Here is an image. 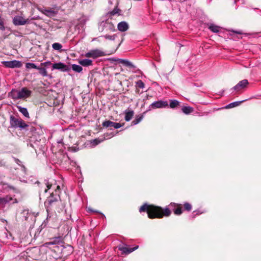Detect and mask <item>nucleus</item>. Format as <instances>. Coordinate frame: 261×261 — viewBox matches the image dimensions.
<instances>
[{
    "instance_id": "obj_1",
    "label": "nucleus",
    "mask_w": 261,
    "mask_h": 261,
    "mask_svg": "<svg viewBox=\"0 0 261 261\" xmlns=\"http://www.w3.org/2000/svg\"><path fill=\"white\" fill-rule=\"evenodd\" d=\"M140 213L146 212L148 214V217L150 219L153 218H162L163 216H169L171 213V211L169 208L166 207L163 209L160 206H154L153 205H148L147 203H144L139 208Z\"/></svg>"
},
{
    "instance_id": "obj_2",
    "label": "nucleus",
    "mask_w": 261,
    "mask_h": 261,
    "mask_svg": "<svg viewBox=\"0 0 261 261\" xmlns=\"http://www.w3.org/2000/svg\"><path fill=\"white\" fill-rule=\"evenodd\" d=\"M61 203L60 196L58 193L57 192L51 193L45 201L44 206L47 213L56 211L59 212L64 206L62 204V207H60Z\"/></svg>"
},
{
    "instance_id": "obj_3",
    "label": "nucleus",
    "mask_w": 261,
    "mask_h": 261,
    "mask_svg": "<svg viewBox=\"0 0 261 261\" xmlns=\"http://www.w3.org/2000/svg\"><path fill=\"white\" fill-rule=\"evenodd\" d=\"M10 123L11 127L14 128L19 127L21 129H24L29 125L21 118H17L13 115H11Z\"/></svg>"
},
{
    "instance_id": "obj_4",
    "label": "nucleus",
    "mask_w": 261,
    "mask_h": 261,
    "mask_svg": "<svg viewBox=\"0 0 261 261\" xmlns=\"http://www.w3.org/2000/svg\"><path fill=\"white\" fill-rule=\"evenodd\" d=\"M100 26L102 27L103 30H105L106 31L114 32L116 31L115 27L112 22V18H108L105 21H102L100 23Z\"/></svg>"
},
{
    "instance_id": "obj_5",
    "label": "nucleus",
    "mask_w": 261,
    "mask_h": 261,
    "mask_svg": "<svg viewBox=\"0 0 261 261\" xmlns=\"http://www.w3.org/2000/svg\"><path fill=\"white\" fill-rule=\"evenodd\" d=\"M103 56H104L103 52L98 49L90 50L85 55L86 57L92 58L93 59H96Z\"/></svg>"
},
{
    "instance_id": "obj_6",
    "label": "nucleus",
    "mask_w": 261,
    "mask_h": 261,
    "mask_svg": "<svg viewBox=\"0 0 261 261\" xmlns=\"http://www.w3.org/2000/svg\"><path fill=\"white\" fill-rule=\"evenodd\" d=\"M3 65L7 68H20L22 66V63L20 61L17 60H13L10 61H4L2 62Z\"/></svg>"
},
{
    "instance_id": "obj_7",
    "label": "nucleus",
    "mask_w": 261,
    "mask_h": 261,
    "mask_svg": "<svg viewBox=\"0 0 261 261\" xmlns=\"http://www.w3.org/2000/svg\"><path fill=\"white\" fill-rule=\"evenodd\" d=\"M52 68V70L58 69L63 72L68 71L70 70V68L68 65L62 62L53 64Z\"/></svg>"
},
{
    "instance_id": "obj_8",
    "label": "nucleus",
    "mask_w": 261,
    "mask_h": 261,
    "mask_svg": "<svg viewBox=\"0 0 261 261\" xmlns=\"http://www.w3.org/2000/svg\"><path fill=\"white\" fill-rule=\"evenodd\" d=\"M168 106V103L167 101L159 100L152 103L149 107L152 109L163 108H165Z\"/></svg>"
},
{
    "instance_id": "obj_9",
    "label": "nucleus",
    "mask_w": 261,
    "mask_h": 261,
    "mask_svg": "<svg viewBox=\"0 0 261 261\" xmlns=\"http://www.w3.org/2000/svg\"><path fill=\"white\" fill-rule=\"evenodd\" d=\"M12 22L15 26L23 25L26 24V21H24V18L20 15L15 16L13 18Z\"/></svg>"
},
{
    "instance_id": "obj_10",
    "label": "nucleus",
    "mask_w": 261,
    "mask_h": 261,
    "mask_svg": "<svg viewBox=\"0 0 261 261\" xmlns=\"http://www.w3.org/2000/svg\"><path fill=\"white\" fill-rule=\"evenodd\" d=\"M19 94L20 99H25L29 97L31 94L32 91L29 90L26 87H23L19 90Z\"/></svg>"
},
{
    "instance_id": "obj_11",
    "label": "nucleus",
    "mask_w": 261,
    "mask_h": 261,
    "mask_svg": "<svg viewBox=\"0 0 261 261\" xmlns=\"http://www.w3.org/2000/svg\"><path fill=\"white\" fill-rule=\"evenodd\" d=\"M13 201L12 203H17V201L16 199H13L10 196L7 195L5 197H2L0 196V205L5 206L6 204Z\"/></svg>"
},
{
    "instance_id": "obj_12",
    "label": "nucleus",
    "mask_w": 261,
    "mask_h": 261,
    "mask_svg": "<svg viewBox=\"0 0 261 261\" xmlns=\"http://www.w3.org/2000/svg\"><path fill=\"white\" fill-rule=\"evenodd\" d=\"M114 134H113V133H111V134H108V133H106V134H105L104 136V138L100 139L99 138H97V139H95L91 141V143L94 145V146H96L97 145H98V144H99L100 143H101V142H102L105 139H110L111 138V137L114 136Z\"/></svg>"
},
{
    "instance_id": "obj_13",
    "label": "nucleus",
    "mask_w": 261,
    "mask_h": 261,
    "mask_svg": "<svg viewBox=\"0 0 261 261\" xmlns=\"http://www.w3.org/2000/svg\"><path fill=\"white\" fill-rule=\"evenodd\" d=\"M248 85V82L247 80H243L239 82L232 89L237 91H239L247 87Z\"/></svg>"
},
{
    "instance_id": "obj_14",
    "label": "nucleus",
    "mask_w": 261,
    "mask_h": 261,
    "mask_svg": "<svg viewBox=\"0 0 261 261\" xmlns=\"http://www.w3.org/2000/svg\"><path fill=\"white\" fill-rule=\"evenodd\" d=\"M138 246H136L134 248H129L127 247H123V246H119V250L122 251V253L125 254H129L133 251H135L137 249H138Z\"/></svg>"
},
{
    "instance_id": "obj_15",
    "label": "nucleus",
    "mask_w": 261,
    "mask_h": 261,
    "mask_svg": "<svg viewBox=\"0 0 261 261\" xmlns=\"http://www.w3.org/2000/svg\"><path fill=\"white\" fill-rule=\"evenodd\" d=\"M118 30L121 32H125L128 29V24L125 21H121L117 25Z\"/></svg>"
},
{
    "instance_id": "obj_16",
    "label": "nucleus",
    "mask_w": 261,
    "mask_h": 261,
    "mask_svg": "<svg viewBox=\"0 0 261 261\" xmlns=\"http://www.w3.org/2000/svg\"><path fill=\"white\" fill-rule=\"evenodd\" d=\"M62 241L61 237H56L53 239V240L46 243V245H59L62 244Z\"/></svg>"
},
{
    "instance_id": "obj_17",
    "label": "nucleus",
    "mask_w": 261,
    "mask_h": 261,
    "mask_svg": "<svg viewBox=\"0 0 261 261\" xmlns=\"http://www.w3.org/2000/svg\"><path fill=\"white\" fill-rule=\"evenodd\" d=\"M80 65L84 67H88L92 65V61L88 59H81L79 61Z\"/></svg>"
},
{
    "instance_id": "obj_18",
    "label": "nucleus",
    "mask_w": 261,
    "mask_h": 261,
    "mask_svg": "<svg viewBox=\"0 0 261 261\" xmlns=\"http://www.w3.org/2000/svg\"><path fill=\"white\" fill-rule=\"evenodd\" d=\"M9 95L12 99L17 100L20 99V96L19 94V90L13 89L9 93Z\"/></svg>"
},
{
    "instance_id": "obj_19",
    "label": "nucleus",
    "mask_w": 261,
    "mask_h": 261,
    "mask_svg": "<svg viewBox=\"0 0 261 261\" xmlns=\"http://www.w3.org/2000/svg\"><path fill=\"white\" fill-rule=\"evenodd\" d=\"M6 22L4 18H2L0 14V30L1 31H5L7 29L10 30L9 28H8L5 25Z\"/></svg>"
},
{
    "instance_id": "obj_20",
    "label": "nucleus",
    "mask_w": 261,
    "mask_h": 261,
    "mask_svg": "<svg viewBox=\"0 0 261 261\" xmlns=\"http://www.w3.org/2000/svg\"><path fill=\"white\" fill-rule=\"evenodd\" d=\"M125 120L126 121H129L132 118L134 115V111L132 110L130 111H125Z\"/></svg>"
},
{
    "instance_id": "obj_21",
    "label": "nucleus",
    "mask_w": 261,
    "mask_h": 261,
    "mask_svg": "<svg viewBox=\"0 0 261 261\" xmlns=\"http://www.w3.org/2000/svg\"><path fill=\"white\" fill-rule=\"evenodd\" d=\"M17 108L18 109V111L21 113H22L25 117L29 118V114L27 108L21 107L20 106H18Z\"/></svg>"
},
{
    "instance_id": "obj_22",
    "label": "nucleus",
    "mask_w": 261,
    "mask_h": 261,
    "mask_svg": "<svg viewBox=\"0 0 261 261\" xmlns=\"http://www.w3.org/2000/svg\"><path fill=\"white\" fill-rule=\"evenodd\" d=\"M39 70V73L42 76H47L48 74L45 68L43 67L40 66V67L38 66L37 69Z\"/></svg>"
},
{
    "instance_id": "obj_23",
    "label": "nucleus",
    "mask_w": 261,
    "mask_h": 261,
    "mask_svg": "<svg viewBox=\"0 0 261 261\" xmlns=\"http://www.w3.org/2000/svg\"><path fill=\"white\" fill-rule=\"evenodd\" d=\"M181 110L182 112L186 114H189L193 111V108L191 107L184 106Z\"/></svg>"
},
{
    "instance_id": "obj_24",
    "label": "nucleus",
    "mask_w": 261,
    "mask_h": 261,
    "mask_svg": "<svg viewBox=\"0 0 261 261\" xmlns=\"http://www.w3.org/2000/svg\"><path fill=\"white\" fill-rule=\"evenodd\" d=\"M143 115H139L136 116L135 119L132 122V125H136L138 124L143 119Z\"/></svg>"
},
{
    "instance_id": "obj_25",
    "label": "nucleus",
    "mask_w": 261,
    "mask_h": 261,
    "mask_svg": "<svg viewBox=\"0 0 261 261\" xmlns=\"http://www.w3.org/2000/svg\"><path fill=\"white\" fill-rule=\"evenodd\" d=\"M72 69L74 71L78 73L81 72L83 70L82 67L76 64H73L72 65Z\"/></svg>"
},
{
    "instance_id": "obj_26",
    "label": "nucleus",
    "mask_w": 261,
    "mask_h": 261,
    "mask_svg": "<svg viewBox=\"0 0 261 261\" xmlns=\"http://www.w3.org/2000/svg\"><path fill=\"white\" fill-rule=\"evenodd\" d=\"M114 122L110 120H106L102 122V125L105 127H113Z\"/></svg>"
},
{
    "instance_id": "obj_27",
    "label": "nucleus",
    "mask_w": 261,
    "mask_h": 261,
    "mask_svg": "<svg viewBox=\"0 0 261 261\" xmlns=\"http://www.w3.org/2000/svg\"><path fill=\"white\" fill-rule=\"evenodd\" d=\"M244 101V100L231 102V103H229V105H227L225 107V108L226 109H230V108H232L238 106L241 103H242Z\"/></svg>"
},
{
    "instance_id": "obj_28",
    "label": "nucleus",
    "mask_w": 261,
    "mask_h": 261,
    "mask_svg": "<svg viewBox=\"0 0 261 261\" xmlns=\"http://www.w3.org/2000/svg\"><path fill=\"white\" fill-rule=\"evenodd\" d=\"M208 29L214 33H218L219 32V27L213 24L210 25Z\"/></svg>"
},
{
    "instance_id": "obj_29",
    "label": "nucleus",
    "mask_w": 261,
    "mask_h": 261,
    "mask_svg": "<svg viewBox=\"0 0 261 261\" xmlns=\"http://www.w3.org/2000/svg\"><path fill=\"white\" fill-rule=\"evenodd\" d=\"M120 10L118 8H115L113 11L108 13L107 16L108 18H112L113 16L118 13Z\"/></svg>"
},
{
    "instance_id": "obj_30",
    "label": "nucleus",
    "mask_w": 261,
    "mask_h": 261,
    "mask_svg": "<svg viewBox=\"0 0 261 261\" xmlns=\"http://www.w3.org/2000/svg\"><path fill=\"white\" fill-rule=\"evenodd\" d=\"M54 49L59 51L62 50V45L59 43H54L52 45Z\"/></svg>"
},
{
    "instance_id": "obj_31",
    "label": "nucleus",
    "mask_w": 261,
    "mask_h": 261,
    "mask_svg": "<svg viewBox=\"0 0 261 261\" xmlns=\"http://www.w3.org/2000/svg\"><path fill=\"white\" fill-rule=\"evenodd\" d=\"M179 104V102L177 100H170V107L174 109L177 107Z\"/></svg>"
},
{
    "instance_id": "obj_32",
    "label": "nucleus",
    "mask_w": 261,
    "mask_h": 261,
    "mask_svg": "<svg viewBox=\"0 0 261 261\" xmlns=\"http://www.w3.org/2000/svg\"><path fill=\"white\" fill-rule=\"evenodd\" d=\"M25 67L28 69H37L38 66H36L34 63H27L25 64Z\"/></svg>"
},
{
    "instance_id": "obj_33",
    "label": "nucleus",
    "mask_w": 261,
    "mask_h": 261,
    "mask_svg": "<svg viewBox=\"0 0 261 261\" xmlns=\"http://www.w3.org/2000/svg\"><path fill=\"white\" fill-rule=\"evenodd\" d=\"M124 65L125 66L130 67V68H136V66L134 64H133V63L132 62H129V61L126 60H125V61L124 63Z\"/></svg>"
},
{
    "instance_id": "obj_34",
    "label": "nucleus",
    "mask_w": 261,
    "mask_h": 261,
    "mask_svg": "<svg viewBox=\"0 0 261 261\" xmlns=\"http://www.w3.org/2000/svg\"><path fill=\"white\" fill-rule=\"evenodd\" d=\"M103 37L106 39L114 40L115 39L116 35H106L103 36Z\"/></svg>"
},
{
    "instance_id": "obj_35",
    "label": "nucleus",
    "mask_w": 261,
    "mask_h": 261,
    "mask_svg": "<svg viewBox=\"0 0 261 261\" xmlns=\"http://www.w3.org/2000/svg\"><path fill=\"white\" fill-rule=\"evenodd\" d=\"M178 206H179V207L178 208H175L174 210V213L177 215H179L181 214V213H182L181 207L180 206V205H179Z\"/></svg>"
},
{
    "instance_id": "obj_36",
    "label": "nucleus",
    "mask_w": 261,
    "mask_h": 261,
    "mask_svg": "<svg viewBox=\"0 0 261 261\" xmlns=\"http://www.w3.org/2000/svg\"><path fill=\"white\" fill-rule=\"evenodd\" d=\"M136 85L140 88H143L144 87V84L141 80L138 81L136 82Z\"/></svg>"
},
{
    "instance_id": "obj_37",
    "label": "nucleus",
    "mask_w": 261,
    "mask_h": 261,
    "mask_svg": "<svg viewBox=\"0 0 261 261\" xmlns=\"http://www.w3.org/2000/svg\"><path fill=\"white\" fill-rule=\"evenodd\" d=\"M184 207L185 210H187L188 211H190L192 209L191 205L188 202H186L184 204Z\"/></svg>"
},
{
    "instance_id": "obj_38",
    "label": "nucleus",
    "mask_w": 261,
    "mask_h": 261,
    "mask_svg": "<svg viewBox=\"0 0 261 261\" xmlns=\"http://www.w3.org/2000/svg\"><path fill=\"white\" fill-rule=\"evenodd\" d=\"M50 65H51V63L50 61L43 62L40 64V66L44 68L47 67Z\"/></svg>"
},
{
    "instance_id": "obj_39",
    "label": "nucleus",
    "mask_w": 261,
    "mask_h": 261,
    "mask_svg": "<svg viewBox=\"0 0 261 261\" xmlns=\"http://www.w3.org/2000/svg\"><path fill=\"white\" fill-rule=\"evenodd\" d=\"M123 125H124V123L121 124L120 123H117V122H114L113 127L116 128V129H118V128L121 127V126H122Z\"/></svg>"
},
{
    "instance_id": "obj_40",
    "label": "nucleus",
    "mask_w": 261,
    "mask_h": 261,
    "mask_svg": "<svg viewBox=\"0 0 261 261\" xmlns=\"http://www.w3.org/2000/svg\"><path fill=\"white\" fill-rule=\"evenodd\" d=\"M113 60L115 61H118V63L122 64L123 65H124V62H125L126 60L121 59H113Z\"/></svg>"
},
{
    "instance_id": "obj_41",
    "label": "nucleus",
    "mask_w": 261,
    "mask_h": 261,
    "mask_svg": "<svg viewBox=\"0 0 261 261\" xmlns=\"http://www.w3.org/2000/svg\"><path fill=\"white\" fill-rule=\"evenodd\" d=\"M113 60L115 61H118V63L122 64L123 65H124V62H125L126 60L121 59H113Z\"/></svg>"
},
{
    "instance_id": "obj_42",
    "label": "nucleus",
    "mask_w": 261,
    "mask_h": 261,
    "mask_svg": "<svg viewBox=\"0 0 261 261\" xmlns=\"http://www.w3.org/2000/svg\"><path fill=\"white\" fill-rule=\"evenodd\" d=\"M58 193V194L60 195V194L61 193V188L60 186H57L56 187V189L55 190V191L53 193Z\"/></svg>"
},
{
    "instance_id": "obj_43",
    "label": "nucleus",
    "mask_w": 261,
    "mask_h": 261,
    "mask_svg": "<svg viewBox=\"0 0 261 261\" xmlns=\"http://www.w3.org/2000/svg\"><path fill=\"white\" fill-rule=\"evenodd\" d=\"M46 187H47V189L45 190L44 192L45 193L47 192V190L49 189H50V188L52 186V185L51 184H49L48 182H47L46 184Z\"/></svg>"
},
{
    "instance_id": "obj_44",
    "label": "nucleus",
    "mask_w": 261,
    "mask_h": 261,
    "mask_svg": "<svg viewBox=\"0 0 261 261\" xmlns=\"http://www.w3.org/2000/svg\"><path fill=\"white\" fill-rule=\"evenodd\" d=\"M32 19H34V18H32L31 19H30L29 18H28V19H25L24 18V21H26V24H28V23H30V20H32Z\"/></svg>"
},
{
    "instance_id": "obj_45",
    "label": "nucleus",
    "mask_w": 261,
    "mask_h": 261,
    "mask_svg": "<svg viewBox=\"0 0 261 261\" xmlns=\"http://www.w3.org/2000/svg\"><path fill=\"white\" fill-rule=\"evenodd\" d=\"M45 12L44 13L45 14H47V13H51L53 12V11H52L50 9H49V10H45Z\"/></svg>"
},
{
    "instance_id": "obj_46",
    "label": "nucleus",
    "mask_w": 261,
    "mask_h": 261,
    "mask_svg": "<svg viewBox=\"0 0 261 261\" xmlns=\"http://www.w3.org/2000/svg\"><path fill=\"white\" fill-rule=\"evenodd\" d=\"M15 161L16 163H17L19 165H20V163H21V161L19 160H18V159H15Z\"/></svg>"
},
{
    "instance_id": "obj_47",
    "label": "nucleus",
    "mask_w": 261,
    "mask_h": 261,
    "mask_svg": "<svg viewBox=\"0 0 261 261\" xmlns=\"http://www.w3.org/2000/svg\"><path fill=\"white\" fill-rule=\"evenodd\" d=\"M5 165V163L3 161H0V166H3Z\"/></svg>"
},
{
    "instance_id": "obj_48",
    "label": "nucleus",
    "mask_w": 261,
    "mask_h": 261,
    "mask_svg": "<svg viewBox=\"0 0 261 261\" xmlns=\"http://www.w3.org/2000/svg\"><path fill=\"white\" fill-rule=\"evenodd\" d=\"M8 187L9 189H12V190H14V189H15V188H14V187L13 186H10V185H9V186H8Z\"/></svg>"
},
{
    "instance_id": "obj_49",
    "label": "nucleus",
    "mask_w": 261,
    "mask_h": 261,
    "mask_svg": "<svg viewBox=\"0 0 261 261\" xmlns=\"http://www.w3.org/2000/svg\"><path fill=\"white\" fill-rule=\"evenodd\" d=\"M195 213H196V214H195V215H194L193 216V218H194V217L195 216V215H198V212H195V211H194V212H193V214L194 215V214Z\"/></svg>"
},
{
    "instance_id": "obj_50",
    "label": "nucleus",
    "mask_w": 261,
    "mask_h": 261,
    "mask_svg": "<svg viewBox=\"0 0 261 261\" xmlns=\"http://www.w3.org/2000/svg\"><path fill=\"white\" fill-rule=\"evenodd\" d=\"M233 32L236 33L237 34H242L241 32H238V31H233Z\"/></svg>"
},
{
    "instance_id": "obj_51",
    "label": "nucleus",
    "mask_w": 261,
    "mask_h": 261,
    "mask_svg": "<svg viewBox=\"0 0 261 261\" xmlns=\"http://www.w3.org/2000/svg\"><path fill=\"white\" fill-rule=\"evenodd\" d=\"M9 34H8V35H6L5 34H4V37L5 38H7L8 36H9Z\"/></svg>"
},
{
    "instance_id": "obj_52",
    "label": "nucleus",
    "mask_w": 261,
    "mask_h": 261,
    "mask_svg": "<svg viewBox=\"0 0 261 261\" xmlns=\"http://www.w3.org/2000/svg\"><path fill=\"white\" fill-rule=\"evenodd\" d=\"M21 167L23 168V170H25V167L24 166V165H21Z\"/></svg>"
},
{
    "instance_id": "obj_53",
    "label": "nucleus",
    "mask_w": 261,
    "mask_h": 261,
    "mask_svg": "<svg viewBox=\"0 0 261 261\" xmlns=\"http://www.w3.org/2000/svg\"><path fill=\"white\" fill-rule=\"evenodd\" d=\"M172 204H173V205H176V203H171V205H172Z\"/></svg>"
}]
</instances>
